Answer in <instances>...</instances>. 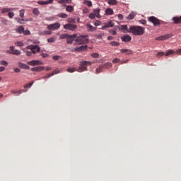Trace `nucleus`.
Segmentation results:
<instances>
[{
    "label": "nucleus",
    "mask_w": 181,
    "mask_h": 181,
    "mask_svg": "<svg viewBox=\"0 0 181 181\" xmlns=\"http://www.w3.org/2000/svg\"><path fill=\"white\" fill-rule=\"evenodd\" d=\"M69 43H74V45H86L88 43V38H87V35L77 37V34H74L69 35Z\"/></svg>",
    "instance_id": "obj_1"
},
{
    "label": "nucleus",
    "mask_w": 181,
    "mask_h": 181,
    "mask_svg": "<svg viewBox=\"0 0 181 181\" xmlns=\"http://www.w3.org/2000/svg\"><path fill=\"white\" fill-rule=\"evenodd\" d=\"M128 33H132L134 36H141L145 33V28L139 25H129Z\"/></svg>",
    "instance_id": "obj_2"
},
{
    "label": "nucleus",
    "mask_w": 181,
    "mask_h": 181,
    "mask_svg": "<svg viewBox=\"0 0 181 181\" xmlns=\"http://www.w3.org/2000/svg\"><path fill=\"white\" fill-rule=\"evenodd\" d=\"M175 53L176 54L181 55V48L177 49L176 51H175L173 49H169L165 54L163 52H158L157 56H158V57H162V56H170V54H175Z\"/></svg>",
    "instance_id": "obj_3"
},
{
    "label": "nucleus",
    "mask_w": 181,
    "mask_h": 181,
    "mask_svg": "<svg viewBox=\"0 0 181 181\" xmlns=\"http://www.w3.org/2000/svg\"><path fill=\"white\" fill-rule=\"evenodd\" d=\"M93 64V62H88V61H84L81 62V66L78 69V71L81 73V71H86L87 70V66H91Z\"/></svg>",
    "instance_id": "obj_4"
},
{
    "label": "nucleus",
    "mask_w": 181,
    "mask_h": 181,
    "mask_svg": "<svg viewBox=\"0 0 181 181\" xmlns=\"http://www.w3.org/2000/svg\"><path fill=\"white\" fill-rule=\"evenodd\" d=\"M26 49L31 50L33 54H36V53H39V52H40V47H39V45H28Z\"/></svg>",
    "instance_id": "obj_5"
},
{
    "label": "nucleus",
    "mask_w": 181,
    "mask_h": 181,
    "mask_svg": "<svg viewBox=\"0 0 181 181\" xmlns=\"http://www.w3.org/2000/svg\"><path fill=\"white\" fill-rule=\"evenodd\" d=\"M148 22H151L154 26H159L160 25V20L158 19L155 16H151L148 18Z\"/></svg>",
    "instance_id": "obj_6"
},
{
    "label": "nucleus",
    "mask_w": 181,
    "mask_h": 181,
    "mask_svg": "<svg viewBox=\"0 0 181 181\" xmlns=\"http://www.w3.org/2000/svg\"><path fill=\"white\" fill-rule=\"evenodd\" d=\"M59 28H60L59 23H54L47 25V29H49V30H57V29H59Z\"/></svg>",
    "instance_id": "obj_7"
},
{
    "label": "nucleus",
    "mask_w": 181,
    "mask_h": 181,
    "mask_svg": "<svg viewBox=\"0 0 181 181\" xmlns=\"http://www.w3.org/2000/svg\"><path fill=\"white\" fill-rule=\"evenodd\" d=\"M172 36H173V35L172 34L161 35V36L157 37L156 38V40H166V39H170V37H172Z\"/></svg>",
    "instance_id": "obj_8"
},
{
    "label": "nucleus",
    "mask_w": 181,
    "mask_h": 181,
    "mask_svg": "<svg viewBox=\"0 0 181 181\" xmlns=\"http://www.w3.org/2000/svg\"><path fill=\"white\" fill-rule=\"evenodd\" d=\"M122 42H124L125 43H128L130 40H132V37L129 35H125L121 37Z\"/></svg>",
    "instance_id": "obj_9"
},
{
    "label": "nucleus",
    "mask_w": 181,
    "mask_h": 181,
    "mask_svg": "<svg viewBox=\"0 0 181 181\" xmlns=\"http://www.w3.org/2000/svg\"><path fill=\"white\" fill-rule=\"evenodd\" d=\"M29 66H39V64H42V62L39 60H33L28 62Z\"/></svg>",
    "instance_id": "obj_10"
},
{
    "label": "nucleus",
    "mask_w": 181,
    "mask_h": 181,
    "mask_svg": "<svg viewBox=\"0 0 181 181\" xmlns=\"http://www.w3.org/2000/svg\"><path fill=\"white\" fill-rule=\"evenodd\" d=\"M86 29L88 32H95V30H97V27H94L91 24H87Z\"/></svg>",
    "instance_id": "obj_11"
},
{
    "label": "nucleus",
    "mask_w": 181,
    "mask_h": 181,
    "mask_svg": "<svg viewBox=\"0 0 181 181\" xmlns=\"http://www.w3.org/2000/svg\"><path fill=\"white\" fill-rule=\"evenodd\" d=\"M119 30H124V33H128V30H129V28H128V25H120L118 28Z\"/></svg>",
    "instance_id": "obj_12"
},
{
    "label": "nucleus",
    "mask_w": 181,
    "mask_h": 181,
    "mask_svg": "<svg viewBox=\"0 0 181 181\" xmlns=\"http://www.w3.org/2000/svg\"><path fill=\"white\" fill-rule=\"evenodd\" d=\"M54 0H47L46 1H37L38 5H49V4H53Z\"/></svg>",
    "instance_id": "obj_13"
},
{
    "label": "nucleus",
    "mask_w": 181,
    "mask_h": 181,
    "mask_svg": "<svg viewBox=\"0 0 181 181\" xmlns=\"http://www.w3.org/2000/svg\"><path fill=\"white\" fill-rule=\"evenodd\" d=\"M172 20L173 21V23L179 25V23H181V16L180 17H173Z\"/></svg>",
    "instance_id": "obj_14"
},
{
    "label": "nucleus",
    "mask_w": 181,
    "mask_h": 181,
    "mask_svg": "<svg viewBox=\"0 0 181 181\" xmlns=\"http://www.w3.org/2000/svg\"><path fill=\"white\" fill-rule=\"evenodd\" d=\"M16 33H19L21 35V33H23L25 32V28L23 25H20L17 29H16Z\"/></svg>",
    "instance_id": "obj_15"
},
{
    "label": "nucleus",
    "mask_w": 181,
    "mask_h": 181,
    "mask_svg": "<svg viewBox=\"0 0 181 181\" xmlns=\"http://www.w3.org/2000/svg\"><path fill=\"white\" fill-rule=\"evenodd\" d=\"M88 46L87 45H82L79 47L76 48L77 52H84V50H87Z\"/></svg>",
    "instance_id": "obj_16"
},
{
    "label": "nucleus",
    "mask_w": 181,
    "mask_h": 181,
    "mask_svg": "<svg viewBox=\"0 0 181 181\" xmlns=\"http://www.w3.org/2000/svg\"><path fill=\"white\" fill-rule=\"evenodd\" d=\"M102 67H103V69H111V67H112V64L111 62H106L103 64H102Z\"/></svg>",
    "instance_id": "obj_17"
},
{
    "label": "nucleus",
    "mask_w": 181,
    "mask_h": 181,
    "mask_svg": "<svg viewBox=\"0 0 181 181\" xmlns=\"http://www.w3.org/2000/svg\"><path fill=\"white\" fill-rule=\"evenodd\" d=\"M13 8H4L1 9V13H8V12H12Z\"/></svg>",
    "instance_id": "obj_18"
},
{
    "label": "nucleus",
    "mask_w": 181,
    "mask_h": 181,
    "mask_svg": "<svg viewBox=\"0 0 181 181\" xmlns=\"http://www.w3.org/2000/svg\"><path fill=\"white\" fill-rule=\"evenodd\" d=\"M15 20L16 21V22H18V23H20V25H23V22H28V19L25 20L21 18H15Z\"/></svg>",
    "instance_id": "obj_19"
},
{
    "label": "nucleus",
    "mask_w": 181,
    "mask_h": 181,
    "mask_svg": "<svg viewBox=\"0 0 181 181\" xmlns=\"http://www.w3.org/2000/svg\"><path fill=\"white\" fill-rule=\"evenodd\" d=\"M105 15L111 16L114 15V10L111 8H108L105 10Z\"/></svg>",
    "instance_id": "obj_20"
},
{
    "label": "nucleus",
    "mask_w": 181,
    "mask_h": 181,
    "mask_svg": "<svg viewBox=\"0 0 181 181\" xmlns=\"http://www.w3.org/2000/svg\"><path fill=\"white\" fill-rule=\"evenodd\" d=\"M18 67H20V69H24V70H29V69H30L29 66H28L23 63H19Z\"/></svg>",
    "instance_id": "obj_21"
},
{
    "label": "nucleus",
    "mask_w": 181,
    "mask_h": 181,
    "mask_svg": "<svg viewBox=\"0 0 181 181\" xmlns=\"http://www.w3.org/2000/svg\"><path fill=\"white\" fill-rule=\"evenodd\" d=\"M93 12V14L96 16V18H98V19H100V18H101V16L100 15V8L95 9Z\"/></svg>",
    "instance_id": "obj_22"
},
{
    "label": "nucleus",
    "mask_w": 181,
    "mask_h": 181,
    "mask_svg": "<svg viewBox=\"0 0 181 181\" xmlns=\"http://www.w3.org/2000/svg\"><path fill=\"white\" fill-rule=\"evenodd\" d=\"M76 29H77V25L69 24V30H76Z\"/></svg>",
    "instance_id": "obj_23"
},
{
    "label": "nucleus",
    "mask_w": 181,
    "mask_h": 181,
    "mask_svg": "<svg viewBox=\"0 0 181 181\" xmlns=\"http://www.w3.org/2000/svg\"><path fill=\"white\" fill-rule=\"evenodd\" d=\"M136 15V14L135 13L132 12L129 13V16L127 17V19H128L129 21H131L135 18Z\"/></svg>",
    "instance_id": "obj_24"
},
{
    "label": "nucleus",
    "mask_w": 181,
    "mask_h": 181,
    "mask_svg": "<svg viewBox=\"0 0 181 181\" xmlns=\"http://www.w3.org/2000/svg\"><path fill=\"white\" fill-rule=\"evenodd\" d=\"M120 52L121 53H126V54H131L132 53V51L128 49H122Z\"/></svg>",
    "instance_id": "obj_25"
},
{
    "label": "nucleus",
    "mask_w": 181,
    "mask_h": 181,
    "mask_svg": "<svg viewBox=\"0 0 181 181\" xmlns=\"http://www.w3.org/2000/svg\"><path fill=\"white\" fill-rule=\"evenodd\" d=\"M105 24H106V27L107 28H112L115 25L114 21H110L107 23H105Z\"/></svg>",
    "instance_id": "obj_26"
},
{
    "label": "nucleus",
    "mask_w": 181,
    "mask_h": 181,
    "mask_svg": "<svg viewBox=\"0 0 181 181\" xmlns=\"http://www.w3.org/2000/svg\"><path fill=\"white\" fill-rule=\"evenodd\" d=\"M60 39H66V43H69V35L62 34L59 37Z\"/></svg>",
    "instance_id": "obj_27"
},
{
    "label": "nucleus",
    "mask_w": 181,
    "mask_h": 181,
    "mask_svg": "<svg viewBox=\"0 0 181 181\" xmlns=\"http://www.w3.org/2000/svg\"><path fill=\"white\" fill-rule=\"evenodd\" d=\"M103 70H104V68L103 65H100L98 68L96 69L95 74H99V73H101Z\"/></svg>",
    "instance_id": "obj_28"
},
{
    "label": "nucleus",
    "mask_w": 181,
    "mask_h": 181,
    "mask_svg": "<svg viewBox=\"0 0 181 181\" xmlns=\"http://www.w3.org/2000/svg\"><path fill=\"white\" fill-rule=\"evenodd\" d=\"M15 45L18 47H23L25 46V44L22 41H17L15 42Z\"/></svg>",
    "instance_id": "obj_29"
},
{
    "label": "nucleus",
    "mask_w": 181,
    "mask_h": 181,
    "mask_svg": "<svg viewBox=\"0 0 181 181\" xmlns=\"http://www.w3.org/2000/svg\"><path fill=\"white\" fill-rule=\"evenodd\" d=\"M105 34L104 33H100L99 34H96L95 36L96 39L101 40V39H103V36H105Z\"/></svg>",
    "instance_id": "obj_30"
},
{
    "label": "nucleus",
    "mask_w": 181,
    "mask_h": 181,
    "mask_svg": "<svg viewBox=\"0 0 181 181\" xmlns=\"http://www.w3.org/2000/svg\"><path fill=\"white\" fill-rule=\"evenodd\" d=\"M15 47L13 46H11L10 47V50H7L6 53H8L9 54H13L14 52H15Z\"/></svg>",
    "instance_id": "obj_31"
},
{
    "label": "nucleus",
    "mask_w": 181,
    "mask_h": 181,
    "mask_svg": "<svg viewBox=\"0 0 181 181\" xmlns=\"http://www.w3.org/2000/svg\"><path fill=\"white\" fill-rule=\"evenodd\" d=\"M33 13L34 15H35L36 16H39V15H40V12L39 11V10L36 8H33Z\"/></svg>",
    "instance_id": "obj_32"
},
{
    "label": "nucleus",
    "mask_w": 181,
    "mask_h": 181,
    "mask_svg": "<svg viewBox=\"0 0 181 181\" xmlns=\"http://www.w3.org/2000/svg\"><path fill=\"white\" fill-rule=\"evenodd\" d=\"M107 4L109 5H117V4H118V3H117V0H109Z\"/></svg>",
    "instance_id": "obj_33"
},
{
    "label": "nucleus",
    "mask_w": 181,
    "mask_h": 181,
    "mask_svg": "<svg viewBox=\"0 0 181 181\" xmlns=\"http://www.w3.org/2000/svg\"><path fill=\"white\" fill-rule=\"evenodd\" d=\"M47 42L48 43H54V42H56V37H52L48 38Z\"/></svg>",
    "instance_id": "obj_34"
},
{
    "label": "nucleus",
    "mask_w": 181,
    "mask_h": 181,
    "mask_svg": "<svg viewBox=\"0 0 181 181\" xmlns=\"http://www.w3.org/2000/svg\"><path fill=\"white\" fill-rule=\"evenodd\" d=\"M110 45L111 46H119V42H118L117 41H112L110 42Z\"/></svg>",
    "instance_id": "obj_35"
},
{
    "label": "nucleus",
    "mask_w": 181,
    "mask_h": 181,
    "mask_svg": "<svg viewBox=\"0 0 181 181\" xmlns=\"http://www.w3.org/2000/svg\"><path fill=\"white\" fill-rule=\"evenodd\" d=\"M33 86V82H30L29 83H27L24 86V88H30Z\"/></svg>",
    "instance_id": "obj_36"
},
{
    "label": "nucleus",
    "mask_w": 181,
    "mask_h": 181,
    "mask_svg": "<svg viewBox=\"0 0 181 181\" xmlns=\"http://www.w3.org/2000/svg\"><path fill=\"white\" fill-rule=\"evenodd\" d=\"M91 57H93V59H98L100 54H98V53H93L91 54Z\"/></svg>",
    "instance_id": "obj_37"
},
{
    "label": "nucleus",
    "mask_w": 181,
    "mask_h": 181,
    "mask_svg": "<svg viewBox=\"0 0 181 181\" xmlns=\"http://www.w3.org/2000/svg\"><path fill=\"white\" fill-rule=\"evenodd\" d=\"M21 51L19 49H14V52L13 54H15L16 56H19L21 54Z\"/></svg>",
    "instance_id": "obj_38"
},
{
    "label": "nucleus",
    "mask_w": 181,
    "mask_h": 181,
    "mask_svg": "<svg viewBox=\"0 0 181 181\" xmlns=\"http://www.w3.org/2000/svg\"><path fill=\"white\" fill-rule=\"evenodd\" d=\"M20 17L25 18V10H20Z\"/></svg>",
    "instance_id": "obj_39"
},
{
    "label": "nucleus",
    "mask_w": 181,
    "mask_h": 181,
    "mask_svg": "<svg viewBox=\"0 0 181 181\" xmlns=\"http://www.w3.org/2000/svg\"><path fill=\"white\" fill-rule=\"evenodd\" d=\"M8 18H10V19H12V18L15 16V13L13 12L8 11Z\"/></svg>",
    "instance_id": "obj_40"
},
{
    "label": "nucleus",
    "mask_w": 181,
    "mask_h": 181,
    "mask_svg": "<svg viewBox=\"0 0 181 181\" xmlns=\"http://www.w3.org/2000/svg\"><path fill=\"white\" fill-rule=\"evenodd\" d=\"M58 16H59V18H67V14L61 13Z\"/></svg>",
    "instance_id": "obj_41"
},
{
    "label": "nucleus",
    "mask_w": 181,
    "mask_h": 181,
    "mask_svg": "<svg viewBox=\"0 0 181 181\" xmlns=\"http://www.w3.org/2000/svg\"><path fill=\"white\" fill-rule=\"evenodd\" d=\"M112 63H114V64L120 63L121 64V59H119V58H116V59L112 60Z\"/></svg>",
    "instance_id": "obj_42"
},
{
    "label": "nucleus",
    "mask_w": 181,
    "mask_h": 181,
    "mask_svg": "<svg viewBox=\"0 0 181 181\" xmlns=\"http://www.w3.org/2000/svg\"><path fill=\"white\" fill-rule=\"evenodd\" d=\"M85 4L86 5H87V6H93V3L91 2V1H86Z\"/></svg>",
    "instance_id": "obj_43"
},
{
    "label": "nucleus",
    "mask_w": 181,
    "mask_h": 181,
    "mask_svg": "<svg viewBox=\"0 0 181 181\" xmlns=\"http://www.w3.org/2000/svg\"><path fill=\"white\" fill-rule=\"evenodd\" d=\"M44 69H45V67H43V66H37L36 67L37 71H43Z\"/></svg>",
    "instance_id": "obj_44"
},
{
    "label": "nucleus",
    "mask_w": 181,
    "mask_h": 181,
    "mask_svg": "<svg viewBox=\"0 0 181 181\" xmlns=\"http://www.w3.org/2000/svg\"><path fill=\"white\" fill-rule=\"evenodd\" d=\"M109 33L112 35L113 36H115V35H117V31L114 30H110Z\"/></svg>",
    "instance_id": "obj_45"
},
{
    "label": "nucleus",
    "mask_w": 181,
    "mask_h": 181,
    "mask_svg": "<svg viewBox=\"0 0 181 181\" xmlns=\"http://www.w3.org/2000/svg\"><path fill=\"white\" fill-rule=\"evenodd\" d=\"M100 25H101V21H100L99 20H97V21L94 23V25H95V26H100Z\"/></svg>",
    "instance_id": "obj_46"
},
{
    "label": "nucleus",
    "mask_w": 181,
    "mask_h": 181,
    "mask_svg": "<svg viewBox=\"0 0 181 181\" xmlns=\"http://www.w3.org/2000/svg\"><path fill=\"white\" fill-rule=\"evenodd\" d=\"M53 74H48L47 75H45L43 78H50V77H52Z\"/></svg>",
    "instance_id": "obj_47"
},
{
    "label": "nucleus",
    "mask_w": 181,
    "mask_h": 181,
    "mask_svg": "<svg viewBox=\"0 0 181 181\" xmlns=\"http://www.w3.org/2000/svg\"><path fill=\"white\" fill-rule=\"evenodd\" d=\"M23 91H26L25 90H17L16 93V95H21V94H22Z\"/></svg>",
    "instance_id": "obj_48"
},
{
    "label": "nucleus",
    "mask_w": 181,
    "mask_h": 181,
    "mask_svg": "<svg viewBox=\"0 0 181 181\" xmlns=\"http://www.w3.org/2000/svg\"><path fill=\"white\" fill-rule=\"evenodd\" d=\"M59 73H60V71H59V69H55L52 71V73H51V74H53V76H54V74H59Z\"/></svg>",
    "instance_id": "obj_49"
},
{
    "label": "nucleus",
    "mask_w": 181,
    "mask_h": 181,
    "mask_svg": "<svg viewBox=\"0 0 181 181\" xmlns=\"http://www.w3.org/2000/svg\"><path fill=\"white\" fill-rule=\"evenodd\" d=\"M53 60H59V59H62L61 56L55 55L52 57Z\"/></svg>",
    "instance_id": "obj_50"
},
{
    "label": "nucleus",
    "mask_w": 181,
    "mask_h": 181,
    "mask_svg": "<svg viewBox=\"0 0 181 181\" xmlns=\"http://www.w3.org/2000/svg\"><path fill=\"white\" fill-rule=\"evenodd\" d=\"M1 23H3V25H8V20L2 18Z\"/></svg>",
    "instance_id": "obj_51"
},
{
    "label": "nucleus",
    "mask_w": 181,
    "mask_h": 181,
    "mask_svg": "<svg viewBox=\"0 0 181 181\" xmlns=\"http://www.w3.org/2000/svg\"><path fill=\"white\" fill-rule=\"evenodd\" d=\"M40 56H42V57H43V59H46V57H49V54L42 53V54H40Z\"/></svg>",
    "instance_id": "obj_52"
},
{
    "label": "nucleus",
    "mask_w": 181,
    "mask_h": 181,
    "mask_svg": "<svg viewBox=\"0 0 181 181\" xmlns=\"http://www.w3.org/2000/svg\"><path fill=\"white\" fill-rule=\"evenodd\" d=\"M1 64L2 66H8V62L6 61H5V60H3V61L1 62Z\"/></svg>",
    "instance_id": "obj_53"
},
{
    "label": "nucleus",
    "mask_w": 181,
    "mask_h": 181,
    "mask_svg": "<svg viewBox=\"0 0 181 181\" xmlns=\"http://www.w3.org/2000/svg\"><path fill=\"white\" fill-rule=\"evenodd\" d=\"M139 23H141V25H146V20H139Z\"/></svg>",
    "instance_id": "obj_54"
},
{
    "label": "nucleus",
    "mask_w": 181,
    "mask_h": 181,
    "mask_svg": "<svg viewBox=\"0 0 181 181\" xmlns=\"http://www.w3.org/2000/svg\"><path fill=\"white\" fill-rule=\"evenodd\" d=\"M67 2H68V0H59V1H58V4H67Z\"/></svg>",
    "instance_id": "obj_55"
},
{
    "label": "nucleus",
    "mask_w": 181,
    "mask_h": 181,
    "mask_svg": "<svg viewBox=\"0 0 181 181\" xmlns=\"http://www.w3.org/2000/svg\"><path fill=\"white\" fill-rule=\"evenodd\" d=\"M95 16H96L95 14H94L93 13L89 15L90 19H95Z\"/></svg>",
    "instance_id": "obj_56"
},
{
    "label": "nucleus",
    "mask_w": 181,
    "mask_h": 181,
    "mask_svg": "<svg viewBox=\"0 0 181 181\" xmlns=\"http://www.w3.org/2000/svg\"><path fill=\"white\" fill-rule=\"evenodd\" d=\"M74 11V7L73 6H69V12H73Z\"/></svg>",
    "instance_id": "obj_57"
},
{
    "label": "nucleus",
    "mask_w": 181,
    "mask_h": 181,
    "mask_svg": "<svg viewBox=\"0 0 181 181\" xmlns=\"http://www.w3.org/2000/svg\"><path fill=\"white\" fill-rule=\"evenodd\" d=\"M76 71V69L74 68H69V73H74Z\"/></svg>",
    "instance_id": "obj_58"
},
{
    "label": "nucleus",
    "mask_w": 181,
    "mask_h": 181,
    "mask_svg": "<svg viewBox=\"0 0 181 181\" xmlns=\"http://www.w3.org/2000/svg\"><path fill=\"white\" fill-rule=\"evenodd\" d=\"M128 62H129V59H126L124 61H121L120 64H126L127 63H128Z\"/></svg>",
    "instance_id": "obj_59"
},
{
    "label": "nucleus",
    "mask_w": 181,
    "mask_h": 181,
    "mask_svg": "<svg viewBox=\"0 0 181 181\" xmlns=\"http://www.w3.org/2000/svg\"><path fill=\"white\" fill-rule=\"evenodd\" d=\"M32 52H30V51H25V54H26V56H32Z\"/></svg>",
    "instance_id": "obj_60"
},
{
    "label": "nucleus",
    "mask_w": 181,
    "mask_h": 181,
    "mask_svg": "<svg viewBox=\"0 0 181 181\" xmlns=\"http://www.w3.org/2000/svg\"><path fill=\"white\" fill-rule=\"evenodd\" d=\"M118 18L119 21H124V16H122V14H119Z\"/></svg>",
    "instance_id": "obj_61"
},
{
    "label": "nucleus",
    "mask_w": 181,
    "mask_h": 181,
    "mask_svg": "<svg viewBox=\"0 0 181 181\" xmlns=\"http://www.w3.org/2000/svg\"><path fill=\"white\" fill-rule=\"evenodd\" d=\"M15 73H21V69L19 68H14Z\"/></svg>",
    "instance_id": "obj_62"
},
{
    "label": "nucleus",
    "mask_w": 181,
    "mask_h": 181,
    "mask_svg": "<svg viewBox=\"0 0 181 181\" xmlns=\"http://www.w3.org/2000/svg\"><path fill=\"white\" fill-rule=\"evenodd\" d=\"M44 35H52V31H45Z\"/></svg>",
    "instance_id": "obj_63"
},
{
    "label": "nucleus",
    "mask_w": 181,
    "mask_h": 181,
    "mask_svg": "<svg viewBox=\"0 0 181 181\" xmlns=\"http://www.w3.org/2000/svg\"><path fill=\"white\" fill-rule=\"evenodd\" d=\"M24 35H30V31L29 30H25L23 32Z\"/></svg>",
    "instance_id": "obj_64"
}]
</instances>
